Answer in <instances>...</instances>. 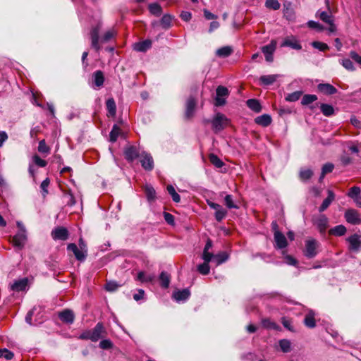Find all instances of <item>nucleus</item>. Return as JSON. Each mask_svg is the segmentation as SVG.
Segmentation results:
<instances>
[{"instance_id": "1", "label": "nucleus", "mask_w": 361, "mask_h": 361, "mask_svg": "<svg viewBox=\"0 0 361 361\" xmlns=\"http://www.w3.org/2000/svg\"><path fill=\"white\" fill-rule=\"evenodd\" d=\"M230 123L231 120L220 112H217L211 120L212 128L215 133L222 131L228 126Z\"/></svg>"}, {"instance_id": "2", "label": "nucleus", "mask_w": 361, "mask_h": 361, "mask_svg": "<svg viewBox=\"0 0 361 361\" xmlns=\"http://www.w3.org/2000/svg\"><path fill=\"white\" fill-rule=\"evenodd\" d=\"M197 101L193 96H190L185 102L184 118L186 121H190L195 116Z\"/></svg>"}, {"instance_id": "3", "label": "nucleus", "mask_w": 361, "mask_h": 361, "mask_svg": "<svg viewBox=\"0 0 361 361\" xmlns=\"http://www.w3.org/2000/svg\"><path fill=\"white\" fill-rule=\"evenodd\" d=\"M216 97L214 99V106H222L226 103V97L229 95V91L227 87L219 85L216 89Z\"/></svg>"}, {"instance_id": "4", "label": "nucleus", "mask_w": 361, "mask_h": 361, "mask_svg": "<svg viewBox=\"0 0 361 361\" xmlns=\"http://www.w3.org/2000/svg\"><path fill=\"white\" fill-rule=\"evenodd\" d=\"M100 30L101 24L98 23L97 25L92 27L90 32L91 46L96 51H99L101 49V46L99 44V35Z\"/></svg>"}, {"instance_id": "5", "label": "nucleus", "mask_w": 361, "mask_h": 361, "mask_svg": "<svg viewBox=\"0 0 361 361\" xmlns=\"http://www.w3.org/2000/svg\"><path fill=\"white\" fill-rule=\"evenodd\" d=\"M207 204L212 209H214V217L218 222H221L227 215V210L224 209L221 205L213 202L210 200H207Z\"/></svg>"}, {"instance_id": "6", "label": "nucleus", "mask_w": 361, "mask_h": 361, "mask_svg": "<svg viewBox=\"0 0 361 361\" xmlns=\"http://www.w3.org/2000/svg\"><path fill=\"white\" fill-rule=\"evenodd\" d=\"M51 235L54 240L65 241L68 239L70 233L64 226H56L52 230Z\"/></svg>"}, {"instance_id": "7", "label": "nucleus", "mask_w": 361, "mask_h": 361, "mask_svg": "<svg viewBox=\"0 0 361 361\" xmlns=\"http://www.w3.org/2000/svg\"><path fill=\"white\" fill-rule=\"evenodd\" d=\"M315 225L322 235H326V231L329 227V219L324 214H320L317 219H313Z\"/></svg>"}, {"instance_id": "8", "label": "nucleus", "mask_w": 361, "mask_h": 361, "mask_svg": "<svg viewBox=\"0 0 361 361\" xmlns=\"http://www.w3.org/2000/svg\"><path fill=\"white\" fill-rule=\"evenodd\" d=\"M317 241L315 239L308 240L305 242V249L304 251V255L307 258H313L317 254Z\"/></svg>"}, {"instance_id": "9", "label": "nucleus", "mask_w": 361, "mask_h": 361, "mask_svg": "<svg viewBox=\"0 0 361 361\" xmlns=\"http://www.w3.org/2000/svg\"><path fill=\"white\" fill-rule=\"evenodd\" d=\"M346 221L353 225H357L361 224V218L360 217L359 212L354 209H348L345 211L344 214Z\"/></svg>"}, {"instance_id": "10", "label": "nucleus", "mask_w": 361, "mask_h": 361, "mask_svg": "<svg viewBox=\"0 0 361 361\" xmlns=\"http://www.w3.org/2000/svg\"><path fill=\"white\" fill-rule=\"evenodd\" d=\"M90 331L93 342H96L100 338H104L106 335V331L102 322H98Z\"/></svg>"}, {"instance_id": "11", "label": "nucleus", "mask_w": 361, "mask_h": 361, "mask_svg": "<svg viewBox=\"0 0 361 361\" xmlns=\"http://www.w3.org/2000/svg\"><path fill=\"white\" fill-rule=\"evenodd\" d=\"M317 16L324 23H327L329 25V31L331 32H334L336 30V27L334 23V17L331 14L326 12V11H317Z\"/></svg>"}, {"instance_id": "12", "label": "nucleus", "mask_w": 361, "mask_h": 361, "mask_svg": "<svg viewBox=\"0 0 361 361\" xmlns=\"http://www.w3.org/2000/svg\"><path fill=\"white\" fill-rule=\"evenodd\" d=\"M125 159L128 162H133L140 156V152L137 147L134 145H130L125 147L123 151Z\"/></svg>"}, {"instance_id": "13", "label": "nucleus", "mask_w": 361, "mask_h": 361, "mask_svg": "<svg viewBox=\"0 0 361 361\" xmlns=\"http://www.w3.org/2000/svg\"><path fill=\"white\" fill-rule=\"evenodd\" d=\"M140 161L145 171H151L154 169V160L150 154L145 152H142Z\"/></svg>"}, {"instance_id": "14", "label": "nucleus", "mask_w": 361, "mask_h": 361, "mask_svg": "<svg viewBox=\"0 0 361 361\" xmlns=\"http://www.w3.org/2000/svg\"><path fill=\"white\" fill-rule=\"evenodd\" d=\"M67 250L73 252L75 259L79 262H83L87 257V253H84L75 243H69Z\"/></svg>"}, {"instance_id": "15", "label": "nucleus", "mask_w": 361, "mask_h": 361, "mask_svg": "<svg viewBox=\"0 0 361 361\" xmlns=\"http://www.w3.org/2000/svg\"><path fill=\"white\" fill-rule=\"evenodd\" d=\"M27 236L25 233L18 232L12 239V244L18 250H22L25 244Z\"/></svg>"}, {"instance_id": "16", "label": "nucleus", "mask_w": 361, "mask_h": 361, "mask_svg": "<svg viewBox=\"0 0 361 361\" xmlns=\"http://www.w3.org/2000/svg\"><path fill=\"white\" fill-rule=\"evenodd\" d=\"M58 316L61 321L66 324H72L75 319L73 312L69 309L59 312Z\"/></svg>"}, {"instance_id": "17", "label": "nucleus", "mask_w": 361, "mask_h": 361, "mask_svg": "<svg viewBox=\"0 0 361 361\" xmlns=\"http://www.w3.org/2000/svg\"><path fill=\"white\" fill-rule=\"evenodd\" d=\"M276 247L283 249L287 247L288 242L285 235L281 231H276L274 233Z\"/></svg>"}, {"instance_id": "18", "label": "nucleus", "mask_w": 361, "mask_h": 361, "mask_svg": "<svg viewBox=\"0 0 361 361\" xmlns=\"http://www.w3.org/2000/svg\"><path fill=\"white\" fill-rule=\"evenodd\" d=\"M318 90L326 94L332 95L337 92V89L329 83H320L317 85Z\"/></svg>"}, {"instance_id": "19", "label": "nucleus", "mask_w": 361, "mask_h": 361, "mask_svg": "<svg viewBox=\"0 0 361 361\" xmlns=\"http://www.w3.org/2000/svg\"><path fill=\"white\" fill-rule=\"evenodd\" d=\"M152 47V41L150 39H145L141 42H136L133 44V49L139 52H145Z\"/></svg>"}, {"instance_id": "20", "label": "nucleus", "mask_w": 361, "mask_h": 361, "mask_svg": "<svg viewBox=\"0 0 361 361\" xmlns=\"http://www.w3.org/2000/svg\"><path fill=\"white\" fill-rule=\"evenodd\" d=\"M190 295V292L188 288L183 290H178L173 293V298L176 301H184L186 300Z\"/></svg>"}, {"instance_id": "21", "label": "nucleus", "mask_w": 361, "mask_h": 361, "mask_svg": "<svg viewBox=\"0 0 361 361\" xmlns=\"http://www.w3.org/2000/svg\"><path fill=\"white\" fill-rule=\"evenodd\" d=\"M334 200H335L334 192L332 190H328V196L326 199L324 200L322 204L319 207V212H323L324 211H325Z\"/></svg>"}, {"instance_id": "22", "label": "nucleus", "mask_w": 361, "mask_h": 361, "mask_svg": "<svg viewBox=\"0 0 361 361\" xmlns=\"http://www.w3.org/2000/svg\"><path fill=\"white\" fill-rule=\"evenodd\" d=\"M315 313L312 310H310L304 318V324L310 329H313L316 326Z\"/></svg>"}, {"instance_id": "23", "label": "nucleus", "mask_w": 361, "mask_h": 361, "mask_svg": "<svg viewBox=\"0 0 361 361\" xmlns=\"http://www.w3.org/2000/svg\"><path fill=\"white\" fill-rule=\"evenodd\" d=\"M347 240L350 243V249L352 250L357 251L359 250L361 245V240H360V236L357 234H354L350 236Z\"/></svg>"}, {"instance_id": "24", "label": "nucleus", "mask_w": 361, "mask_h": 361, "mask_svg": "<svg viewBox=\"0 0 361 361\" xmlns=\"http://www.w3.org/2000/svg\"><path fill=\"white\" fill-rule=\"evenodd\" d=\"M272 119L269 114H263L255 118V122L262 127H267L271 123Z\"/></svg>"}, {"instance_id": "25", "label": "nucleus", "mask_w": 361, "mask_h": 361, "mask_svg": "<svg viewBox=\"0 0 361 361\" xmlns=\"http://www.w3.org/2000/svg\"><path fill=\"white\" fill-rule=\"evenodd\" d=\"M92 77H93L94 85L96 87H100L104 85V75L102 71H100V70L96 71L93 73Z\"/></svg>"}, {"instance_id": "26", "label": "nucleus", "mask_w": 361, "mask_h": 361, "mask_svg": "<svg viewBox=\"0 0 361 361\" xmlns=\"http://www.w3.org/2000/svg\"><path fill=\"white\" fill-rule=\"evenodd\" d=\"M62 191L63 192V197L65 199L66 205L68 207L75 205L76 200L71 190L70 189H62Z\"/></svg>"}, {"instance_id": "27", "label": "nucleus", "mask_w": 361, "mask_h": 361, "mask_svg": "<svg viewBox=\"0 0 361 361\" xmlns=\"http://www.w3.org/2000/svg\"><path fill=\"white\" fill-rule=\"evenodd\" d=\"M27 285V279H23L18 281H15L11 285V290L16 292L23 291L26 288V286Z\"/></svg>"}, {"instance_id": "28", "label": "nucleus", "mask_w": 361, "mask_h": 361, "mask_svg": "<svg viewBox=\"0 0 361 361\" xmlns=\"http://www.w3.org/2000/svg\"><path fill=\"white\" fill-rule=\"evenodd\" d=\"M347 231L346 228L343 225H338L329 230V235L343 236Z\"/></svg>"}, {"instance_id": "29", "label": "nucleus", "mask_w": 361, "mask_h": 361, "mask_svg": "<svg viewBox=\"0 0 361 361\" xmlns=\"http://www.w3.org/2000/svg\"><path fill=\"white\" fill-rule=\"evenodd\" d=\"M143 189L147 200L154 202L157 198L154 188L151 185H145Z\"/></svg>"}, {"instance_id": "30", "label": "nucleus", "mask_w": 361, "mask_h": 361, "mask_svg": "<svg viewBox=\"0 0 361 361\" xmlns=\"http://www.w3.org/2000/svg\"><path fill=\"white\" fill-rule=\"evenodd\" d=\"M106 106L108 111V116L114 117L116 113V105L114 98H109L106 100Z\"/></svg>"}, {"instance_id": "31", "label": "nucleus", "mask_w": 361, "mask_h": 361, "mask_svg": "<svg viewBox=\"0 0 361 361\" xmlns=\"http://www.w3.org/2000/svg\"><path fill=\"white\" fill-rule=\"evenodd\" d=\"M279 75H262L259 80L262 85H270L276 81Z\"/></svg>"}, {"instance_id": "32", "label": "nucleus", "mask_w": 361, "mask_h": 361, "mask_svg": "<svg viewBox=\"0 0 361 361\" xmlns=\"http://www.w3.org/2000/svg\"><path fill=\"white\" fill-rule=\"evenodd\" d=\"M247 106L253 111L259 113L262 111V106L259 100L256 99H250L246 102Z\"/></svg>"}, {"instance_id": "33", "label": "nucleus", "mask_w": 361, "mask_h": 361, "mask_svg": "<svg viewBox=\"0 0 361 361\" xmlns=\"http://www.w3.org/2000/svg\"><path fill=\"white\" fill-rule=\"evenodd\" d=\"M281 46L283 47H290L294 49H296V50H300L302 49V46L300 45V44L299 43V42L298 40H296L295 39L293 38V39H289V38H287L286 39L283 44H281Z\"/></svg>"}, {"instance_id": "34", "label": "nucleus", "mask_w": 361, "mask_h": 361, "mask_svg": "<svg viewBox=\"0 0 361 361\" xmlns=\"http://www.w3.org/2000/svg\"><path fill=\"white\" fill-rule=\"evenodd\" d=\"M233 53V49L229 46H225L218 49L216 51V56L221 58H226Z\"/></svg>"}, {"instance_id": "35", "label": "nucleus", "mask_w": 361, "mask_h": 361, "mask_svg": "<svg viewBox=\"0 0 361 361\" xmlns=\"http://www.w3.org/2000/svg\"><path fill=\"white\" fill-rule=\"evenodd\" d=\"M160 285L164 288H167L169 286L171 276L165 271H161L159 275Z\"/></svg>"}, {"instance_id": "36", "label": "nucleus", "mask_w": 361, "mask_h": 361, "mask_svg": "<svg viewBox=\"0 0 361 361\" xmlns=\"http://www.w3.org/2000/svg\"><path fill=\"white\" fill-rule=\"evenodd\" d=\"M320 109L325 116H331L335 113L334 108L331 104H321Z\"/></svg>"}, {"instance_id": "37", "label": "nucleus", "mask_w": 361, "mask_h": 361, "mask_svg": "<svg viewBox=\"0 0 361 361\" xmlns=\"http://www.w3.org/2000/svg\"><path fill=\"white\" fill-rule=\"evenodd\" d=\"M208 158L210 163L216 168H221L224 165L223 161L217 155L213 153L209 154Z\"/></svg>"}, {"instance_id": "38", "label": "nucleus", "mask_w": 361, "mask_h": 361, "mask_svg": "<svg viewBox=\"0 0 361 361\" xmlns=\"http://www.w3.org/2000/svg\"><path fill=\"white\" fill-rule=\"evenodd\" d=\"M173 18V17L169 14L164 15L160 20L162 28L167 30L171 27Z\"/></svg>"}, {"instance_id": "39", "label": "nucleus", "mask_w": 361, "mask_h": 361, "mask_svg": "<svg viewBox=\"0 0 361 361\" xmlns=\"http://www.w3.org/2000/svg\"><path fill=\"white\" fill-rule=\"evenodd\" d=\"M276 48V42L274 40H271L269 44L262 47V51L265 55L273 54Z\"/></svg>"}, {"instance_id": "40", "label": "nucleus", "mask_w": 361, "mask_h": 361, "mask_svg": "<svg viewBox=\"0 0 361 361\" xmlns=\"http://www.w3.org/2000/svg\"><path fill=\"white\" fill-rule=\"evenodd\" d=\"M317 100V96L315 94H305L301 100L302 106H308Z\"/></svg>"}, {"instance_id": "41", "label": "nucleus", "mask_w": 361, "mask_h": 361, "mask_svg": "<svg viewBox=\"0 0 361 361\" xmlns=\"http://www.w3.org/2000/svg\"><path fill=\"white\" fill-rule=\"evenodd\" d=\"M149 11L152 14L156 16H159L162 13V8L157 3L150 4L149 5Z\"/></svg>"}, {"instance_id": "42", "label": "nucleus", "mask_w": 361, "mask_h": 361, "mask_svg": "<svg viewBox=\"0 0 361 361\" xmlns=\"http://www.w3.org/2000/svg\"><path fill=\"white\" fill-rule=\"evenodd\" d=\"M121 286L122 285L118 284L115 281H106L104 286V289L108 292H114Z\"/></svg>"}, {"instance_id": "43", "label": "nucleus", "mask_w": 361, "mask_h": 361, "mask_svg": "<svg viewBox=\"0 0 361 361\" xmlns=\"http://www.w3.org/2000/svg\"><path fill=\"white\" fill-rule=\"evenodd\" d=\"M37 150L39 152H40L43 154L47 155L50 153L51 149L47 145L45 140H42L39 142Z\"/></svg>"}, {"instance_id": "44", "label": "nucleus", "mask_w": 361, "mask_h": 361, "mask_svg": "<svg viewBox=\"0 0 361 361\" xmlns=\"http://www.w3.org/2000/svg\"><path fill=\"white\" fill-rule=\"evenodd\" d=\"M120 133L121 128L117 125H114L109 133L110 141L112 142H116Z\"/></svg>"}, {"instance_id": "45", "label": "nucleus", "mask_w": 361, "mask_h": 361, "mask_svg": "<svg viewBox=\"0 0 361 361\" xmlns=\"http://www.w3.org/2000/svg\"><path fill=\"white\" fill-rule=\"evenodd\" d=\"M166 190L170 194V195L172 197V200L175 202H179L180 201V195L176 192L174 187L171 185H168L166 187Z\"/></svg>"}, {"instance_id": "46", "label": "nucleus", "mask_w": 361, "mask_h": 361, "mask_svg": "<svg viewBox=\"0 0 361 361\" xmlns=\"http://www.w3.org/2000/svg\"><path fill=\"white\" fill-rule=\"evenodd\" d=\"M281 323L283 324V326L287 329L288 331H291V332H295V330L294 329V327L293 326V321L290 318H288L286 317H283L281 318Z\"/></svg>"}, {"instance_id": "47", "label": "nucleus", "mask_w": 361, "mask_h": 361, "mask_svg": "<svg viewBox=\"0 0 361 361\" xmlns=\"http://www.w3.org/2000/svg\"><path fill=\"white\" fill-rule=\"evenodd\" d=\"M228 258V255L226 252H221L214 255V259L216 262V264L219 265L223 262H226Z\"/></svg>"}, {"instance_id": "48", "label": "nucleus", "mask_w": 361, "mask_h": 361, "mask_svg": "<svg viewBox=\"0 0 361 361\" xmlns=\"http://www.w3.org/2000/svg\"><path fill=\"white\" fill-rule=\"evenodd\" d=\"M262 326L266 329H278L279 326L277 325L276 323L272 322L270 319H263L262 320Z\"/></svg>"}, {"instance_id": "49", "label": "nucleus", "mask_w": 361, "mask_h": 361, "mask_svg": "<svg viewBox=\"0 0 361 361\" xmlns=\"http://www.w3.org/2000/svg\"><path fill=\"white\" fill-rule=\"evenodd\" d=\"M313 176V171L311 169H305L300 171L299 177L302 181L310 180Z\"/></svg>"}, {"instance_id": "50", "label": "nucleus", "mask_w": 361, "mask_h": 361, "mask_svg": "<svg viewBox=\"0 0 361 361\" xmlns=\"http://www.w3.org/2000/svg\"><path fill=\"white\" fill-rule=\"evenodd\" d=\"M302 94V91H295L293 93L288 94L286 97V100L288 102H296L300 98Z\"/></svg>"}, {"instance_id": "51", "label": "nucleus", "mask_w": 361, "mask_h": 361, "mask_svg": "<svg viewBox=\"0 0 361 361\" xmlns=\"http://www.w3.org/2000/svg\"><path fill=\"white\" fill-rule=\"evenodd\" d=\"M154 276L148 275L145 276L144 271H140L137 276V280L142 283L144 282H152L154 280Z\"/></svg>"}, {"instance_id": "52", "label": "nucleus", "mask_w": 361, "mask_h": 361, "mask_svg": "<svg viewBox=\"0 0 361 361\" xmlns=\"http://www.w3.org/2000/svg\"><path fill=\"white\" fill-rule=\"evenodd\" d=\"M209 263L203 262L197 266V271L202 275H207L210 271Z\"/></svg>"}, {"instance_id": "53", "label": "nucleus", "mask_w": 361, "mask_h": 361, "mask_svg": "<svg viewBox=\"0 0 361 361\" xmlns=\"http://www.w3.org/2000/svg\"><path fill=\"white\" fill-rule=\"evenodd\" d=\"M265 6L267 8L274 11L279 10L281 6L277 0H266Z\"/></svg>"}, {"instance_id": "54", "label": "nucleus", "mask_w": 361, "mask_h": 361, "mask_svg": "<svg viewBox=\"0 0 361 361\" xmlns=\"http://www.w3.org/2000/svg\"><path fill=\"white\" fill-rule=\"evenodd\" d=\"M279 346L283 353H288L290 351V342L287 339L280 340Z\"/></svg>"}, {"instance_id": "55", "label": "nucleus", "mask_w": 361, "mask_h": 361, "mask_svg": "<svg viewBox=\"0 0 361 361\" xmlns=\"http://www.w3.org/2000/svg\"><path fill=\"white\" fill-rule=\"evenodd\" d=\"M311 44L314 48L317 49L322 51H325L329 49V46L326 43L319 41H314Z\"/></svg>"}, {"instance_id": "56", "label": "nucleus", "mask_w": 361, "mask_h": 361, "mask_svg": "<svg viewBox=\"0 0 361 361\" xmlns=\"http://www.w3.org/2000/svg\"><path fill=\"white\" fill-rule=\"evenodd\" d=\"M32 161L35 165L39 167H45L47 165V161L41 159L37 154L32 156Z\"/></svg>"}, {"instance_id": "57", "label": "nucleus", "mask_w": 361, "mask_h": 361, "mask_svg": "<svg viewBox=\"0 0 361 361\" xmlns=\"http://www.w3.org/2000/svg\"><path fill=\"white\" fill-rule=\"evenodd\" d=\"M224 202L226 206L228 209H238V206H237L233 201L232 196L231 195H226L224 198Z\"/></svg>"}, {"instance_id": "58", "label": "nucleus", "mask_w": 361, "mask_h": 361, "mask_svg": "<svg viewBox=\"0 0 361 361\" xmlns=\"http://www.w3.org/2000/svg\"><path fill=\"white\" fill-rule=\"evenodd\" d=\"M14 354L6 348L0 350V357H4L7 360L13 359Z\"/></svg>"}, {"instance_id": "59", "label": "nucleus", "mask_w": 361, "mask_h": 361, "mask_svg": "<svg viewBox=\"0 0 361 361\" xmlns=\"http://www.w3.org/2000/svg\"><path fill=\"white\" fill-rule=\"evenodd\" d=\"M348 195L352 198L354 199L358 196L360 195V188L357 186H353L352 187L348 193Z\"/></svg>"}, {"instance_id": "60", "label": "nucleus", "mask_w": 361, "mask_h": 361, "mask_svg": "<svg viewBox=\"0 0 361 361\" xmlns=\"http://www.w3.org/2000/svg\"><path fill=\"white\" fill-rule=\"evenodd\" d=\"M113 343L109 339H104L99 343V348L104 350H109L113 348Z\"/></svg>"}, {"instance_id": "61", "label": "nucleus", "mask_w": 361, "mask_h": 361, "mask_svg": "<svg viewBox=\"0 0 361 361\" xmlns=\"http://www.w3.org/2000/svg\"><path fill=\"white\" fill-rule=\"evenodd\" d=\"M50 183V180L49 178H47L45 180L42 181V183L40 185V188L42 190V195L45 197L46 195L48 194V190L47 188L49 187Z\"/></svg>"}, {"instance_id": "62", "label": "nucleus", "mask_w": 361, "mask_h": 361, "mask_svg": "<svg viewBox=\"0 0 361 361\" xmlns=\"http://www.w3.org/2000/svg\"><path fill=\"white\" fill-rule=\"evenodd\" d=\"M114 37V32L113 30H108L101 38V42L105 43L111 40Z\"/></svg>"}, {"instance_id": "63", "label": "nucleus", "mask_w": 361, "mask_h": 361, "mask_svg": "<svg viewBox=\"0 0 361 361\" xmlns=\"http://www.w3.org/2000/svg\"><path fill=\"white\" fill-rule=\"evenodd\" d=\"M341 64L343 65V66L345 68H346L348 71H353L355 70V67L353 66V63L351 61V60L349 59H343L342 61H341Z\"/></svg>"}, {"instance_id": "64", "label": "nucleus", "mask_w": 361, "mask_h": 361, "mask_svg": "<svg viewBox=\"0 0 361 361\" xmlns=\"http://www.w3.org/2000/svg\"><path fill=\"white\" fill-rule=\"evenodd\" d=\"M307 25L309 27L312 28V29H316L319 31H322L324 29V27L322 25H321L320 23H317V22L313 21V20H310L307 23Z\"/></svg>"}]
</instances>
